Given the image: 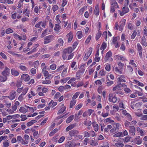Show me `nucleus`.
Masks as SVG:
<instances>
[{
	"label": "nucleus",
	"instance_id": "63",
	"mask_svg": "<svg viewBox=\"0 0 147 147\" xmlns=\"http://www.w3.org/2000/svg\"><path fill=\"white\" fill-rule=\"evenodd\" d=\"M101 147H109V144L107 142H105L101 146Z\"/></svg>",
	"mask_w": 147,
	"mask_h": 147
},
{
	"label": "nucleus",
	"instance_id": "9",
	"mask_svg": "<svg viewBox=\"0 0 147 147\" xmlns=\"http://www.w3.org/2000/svg\"><path fill=\"white\" fill-rule=\"evenodd\" d=\"M129 132L131 136H134L135 135V128L133 126H130L129 127Z\"/></svg>",
	"mask_w": 147,
	"mask_h": 147
},
{
	"label": "nucleus",
	"instance_id": "12",
	"mask_svg": "<svg viewBox=\"0 0 147 147\" xmlns=\"http://www.w3.org/2000/svg\"><path fill=\"white\" fill-rule=\"evenodd\" d=\"M112 53L110 51H109L106 54L105 57V61H107L109 59V58L111 56Z\"/></svg>",
	"mask_w": 147,
	"mask_h": 147
},
{
	"label": "nucleus",
	"instance_id": "10",
	"mask_svg": "<svg viewBox=\"0 0 147 147\" xmlns=\"http://www.w3.org/2000/svg\"><path fill=\"white\" fill-rule=\"evenodd\" d=\"M30 79V77L26 74H24L22 75L21 78V80H24L25 81H28Z\"/></svg>",
	"mask_w": 147,
	"mask_h": 147
},
{
	"label": "nucleus",
	"instance_id": "58",
	"mask_svg": "<svg viewBox=\"0 0 147 147\" xmlns=\"http://www.w3.org/2000/svg\"><path fill=\"white\" fill-rule=\"evenodd\" d=\"M70 77H67L65 79H61V82L65 83L68 80H69Z\"/></svg>",
	"mask_w": 147,
	"mask_h": 147
},
{
	"label": "nucleus",
	"instance_id": "30",
	"mask_svg": "<svg viewBox=\"0 0 147 147\" xmlns=\"http://www.w3.org/2000/svg\"><path fill=\"white\" fill-rule=\"evenodd\" d=\"M87 119L84 122V124L86 126H90L92 124V123L91 121L87 120Z\"/></svg>",
	"mask_w": 147,
	"mask_h": 147
},
{
	"label": "nucleus",
	"instance_id": "48",
	"mask_svg": "<svg viewBox=\"0 0 147 147\" xmlns=\"http://www.w3.org/2000/svg\"><path fill=\"white\" fill-rule=\"evenodd\" d=\"M91 38V36L90 35H89L85 41V43H86L87 44H88Z\"/></svg>",
	"mask_w": 147,
	"mask_h": 147
},
{
	"label": "nucleus",
	"instance_id": "60",
	"mask_svg": "<svg viewBox=\"0 0 147 147\" xmlns=\"http://www.w3.org/2000/svg\"><path fill=\"white\" fill-rule=\"evenodd\" d=\"M105 69L109 71H110L111 69V65L110 64H108L105 67Z\"/></svg>",
	"mask_w": 147,
	"mask_h": 147
},
{
	"label": "nucleus",
	"instance_id": "28",
	"mask_svg": "<svg viewBox=\"0 0 147 147\" xmlns=\"http://www.w3.org/2000/svg\"><path fill=\"white\" fill-rule=\"evenodd\" d=\"M66 107L65 106L63 107L58 111V115H60L63 113L65 110Z\"/></svg>",
	"mask_w": 147,
	"mask_h": 147
},
{
	"label": "nucleus",
	"instance_id": "5",
	"mask_svg": "<svg viewBox=\"0 0 147 147\" xmlns=\"http://www.w3.org/2000/svg\"><path fill=\"white\" fill-rule=\"evenodd\" d=\"M92 48H89V50L87 53L85 54V55L84 56L83 59L84 61H86L88 57L90 56L92 53Z\"/></svg>",
	"mask_w": 147,
	"mask_h": 147
},
{
	"label": "nucleus",
	"instance_id": "1",
	"mask_svg": "<svg viewBox=\"0 0 147 147\" xmlns=\"http://www.w3.org/2000/svg\"><path fill=\"white\" fill-rule=\"evenodd\" d=\"M73 50L72 48L71 47L65 49L63 52L62 57L63 59L64 60L66 59H67V55L71 53Z\"/></svg>",
	"mask_w": 147,
	"mask_h": 147
},
{
	"label": "nucleus",
	"instance_id": "53",
	"mask_svg": "<svg viewBox=\"0 0 147 147\" xmlns=\"http://www.w3.org/2000/svg\"><path fill=\"white\" fill-rule=\"evenodd\" d=\"M20 117L22 118L21 120V121H24L27 119L26 116L25 115H21Z\"/></svg>",
	"mask_w": 147,
	"mask_h": 147
},
{
	"label": "nucleus",
	"instance_id": "38",
	"mask_svg": "<svg viewBox=\"0 0 147 147\" xmlns=\"http://www.w3.org/2000/svg\"><path fill=\"white\" fill-rule=\"evenodd\" d=\"M107 47V44L105 42H103L100 48L101 50H104Z\"/></svg>",
	"mask_w": 147,
	"mask_h": 147
},
{
	"label": "nucleus",
	"instance_id": "25",
	"mask_svg": "<svg viewBox=\"0 0 147 147\" xmlns=\"http://www.w3.org/2000/svg\"><path fill=\"white\" fill-rule=\"evenodd\" d=\"M92 124L94 128V130L96 131H97L98 129V125L96 124L95 121L92 122Z\"/></svg>",
	"mask_w": 147,
	"mask_h": 147
},
{
	"label": "nucleus",
	"instance_id": "18",
	"mask_svg": "<svg viewBox=\"0 0 147 147\" xmlns=\"http://www.w3.org/2000/svg\"><path fill=\"white\" fill-rule=\"evenodd\" d=\"M99 6L98 5L96 6L95 8L94 13L96 16H97L99 15Z\"/></svg>",
	"mask_w": 147,
	"mask_h": 147
},
{
	"label": "nucleus",
	"instance_id": "46",
	"mask_svg": "<svg viewBox=\"0 0 147 147\" xmlns=\"http://www.w3.org/2000/svg\"><path fill=\"white\" fill-rule=\"evenodd\" d=\"M122 134V133L121 132H119L116 134H114L113 135V137H120Z\"/></svg>",
	"mask_w": 147,
	"mask_h": 147
},
{
	"label": "nucleus",
	"instance_id": "36",
	"mask_svg": "<svg viewBox=\"0 0 147 147\" xmlns=\"http://www.w3.org/2000/svg\"><path fill=\"white\" fill-rule=\"evenodd\" d=\"M59 24H55L54 30L57 32H59V30L61 29V27L59 25Z\"/></svg>",
	"mask_w": 147,
	"mask_h": 147
},
{
	"label": "nucleus",
	"instance_id": "11",
	"mask_svg": "<svg viewBox=\"0 0 147 147\" xmlns=\"http://www.w3.org/2000/svg\"><path fill=\"white\" fill-rule=\"evenodd\" d=\"M79 133V131L76 129H73L69 132V134L70 136H74Z\"/></svg>",
	"mask_w": 147,
	"mask_h": 147
},
{
	"label": "nucleus",
	"instance_id": "33",
	"mask_svg": "<svg viewBox=\"0 0 147 147\" xmlns=\"http://www.w3.org/2000/svg\"><path fill=\"white\" fill-rule=\"evenodd\" d=\"M34 132L33 136L35 138L37 139L38 137V133L37 131H36L35 130L33 131Z\"/></svg>",
	"mask_w": 147,
	"mask_h": 147
},
{
	"label": "nucleus",
	"instance_id": "17",
	"mask_svg": "<svg viewBox=\"0 0 147 147\" xmlns=\"http://www.w3.org/2000/svg\"><path fill=\"white\" fill-rule=\"evenodd\" d=\"M66 36L68 38V42H71L73 38L72 33L71 32H70Z\"/></svg>",
	"mask_w": 147,
	"mask_h": 147
},
{
	"label": "nucleus",
	"instance_id": "44",
	"mask_svg": "<svg viewBox=\"0 0 147 147\" xmlns=\"http://www.w3.org/2000/svg\"><path fill=\"white\" fill-rule=\"evenodd\" d=\"M127 28L129 29L132 30L133 28V26L130 23H129L128 24Z\"/></svg>",
	"mask_w": 147,
	"mask_h": 147
},
{
	"label": "nucleus",
	"instance_id": "16",
	"mask_svg": "<svg viewBox=\"0 0 147 147\" xmlns=\"http://www.w3.org/2000/svg\"><path fill=\"white\" fill-rule=\"evenodd\" d=\"M7 79V77L3 75H0V82H4L6 81Z\"/></svg>",
	"mask_w": 147,
	"mask_h": 147
},
{
	"label": "nucleus",
	"instance_id": "49",
	"mask_svg": "<svg viewBox=\"0 0 147 147\" xmlns=\"http://www.w3.org/2000/svg\"><path fill=\"white\" fill-rule=\"evenodd\" d=\"M28 90V88H25L24 89V90H23V92L21 94L23 96L24 95H25L26 94V93H27Z\"/></svg>",
	"mask_w": 147,
	"mask_h": 147
},
{
	"label": "nucleus",
	"instance_id": "64",
	"mask_svg": "<svg viewBox=\"0 0 147 147\" xmlns=\"http://www.w3.org/2000/svg\"><path fill=\"white\" fill-rule=\"evenodd\" d=\"M71 142L68 141L65 144V147H71Z\"/></svg>",
	"mask_w": 147,
	"mask_h": 147
},
{
	"label": "nucleus",
	"instance_id": "22",
	"mask_svg": "<svg viewBox=\"0 0 147 147\" xmlns=\"http://www.w3.org/2000/svg\"><path fill=\"white\" fill-rule=\"evenodd\" d=\"M121 88L120 87V86H119V85H117L116 86L114 87L112 89L113 91H120L121 90Z\"/></svg>",
	"mask_w": 147,
	"mask_h": 147
},
{
	"label": "nucleus",
	"instance_id": "39",
	"mask_svg": "<svg viewBox=\"0 0 147 147\" xmlns=\"http://www.w3.org/2000/svg\"><path fill=\"white\" fill-rule=\"evenodd\" d=\"M80 94V92H76L73 96L72 97V99L75 100V99L77 98Z\"/></svg>",
	"mask_w": 147,
	"mask_h": 147
},
{
	"label": "nucleus",
	"instance_id": "35",
	"mask_svg": "<svg viewBox=\"0 0 147 147\" xmlns=\"http://www.w3.org/2000/svg\"><path fill=\"white\" fill-rule=\"evenodd\" d=\"M101 32L98 30L96 36V40H98L100 38L101 35Z\"/></svg>",
	"mask_w": 147,
	"mask_h": 147
},
{
	"label": "nucleus",
	"instance_id": "19",
	"mask_svg": "<svg viewBox=\"0 0 147 147\" xmlns=\"http://www.w3.org/2000/svg\"><path fill=\"white\" fill-rule=\"evenodd\" d=\"M111 101H112L113 103H115L117 102H118L119 101V98H117L115 96L113 97L111 100Z\"/></svg>",
	"mask_w": 147,
	"mask_h": 147
},
{
	"label": "nucleus",
	"instance_id": "54",
	"mask_svg": "<svg viewBox=\"0 0 147 147\" xmlns=\"http://www.w3.org/2000/svg\"><path fill=\"white\" fill-rule=\"evenodd\" d=\"M82 74L81 73L80 71H78L76 73V77L78 78V79H79L81 76Z\"/></svg>",
	"mask_w": 147,
	"mask_h": 147
},
{
	"label": "nucleus",
	"instance_id": "52",
	"mask_svg": "<svg viewBox=\"0 0 147 147\" xmlns=\"http://www.w3.org/2000/svg\"><path fill=\"white\" fill-rule=\"evenodd\" d=\"M13 30L10 28H7L6 31L5 33L6 34H8L10 33H11L13 32Z\"/></svg>",
	"mask_w": 147,
	"mask_h": 147
},
{
	"label": "nucleus",
	"instance_id": "27",
	"mask_svg": "<svg viewBox=\"0 0 147 147\" xmlns=\"http://www.w3.org/2000/svg\"><path fill=\"white\" fill-rule=\"evenodd\" d=\"M125 78V77L124 76L121 75L120 77L118 78V80L120 82H125L126 81L124 79Z\"/></svg>",
	"mask_w": 147,
	"mask_h": 147
},
{
	"label": "nucleus",
	"instance_id": "40",
	"mask_svg": "<svg viewBox=\"0 0 147 147\" xmlns=\"http://www.w3.org/2000/svg\"><path fill=\"white\" fill-rule=\"evenodd\" d=\"M36 121L35 120H31L29 122L27 123V125L28 126H30L32 125L33 123L36 122Z\"/></svg>",
	"mask_w": 147,
	"mask_h": 147
},
{
	"label": "nucleus",
	"instance_id": "3",
	"mask_svg": "<svg viewBox=\"0 0 147 147\" xmlns=\"http://www.w3.org/2000/svg\"><path fill=\"white\" fill-rule=\"evenodd\" d=\"M54 38V36L53 35H50L45 37L44 38L45 40L44 43L46 44L50 42Z\"/></svg>",
	"mask_w": 147,
	"mask_h": 147
},
{
	"label": "nucleus",
	"instance_id": "32",
	"mask_svg": "<svg viewBox=\"0 0 147 147\" xmlns=\"http://www.w3.org/2000/svg\"><path fill=\"white\" fill-rule=\"evenodd\" d=\"M115 57L116 59L122 61H124L126 60L125 58L123 57H121L119 55H116Z\"/></svg>",
	"mask_w": 147,
	"mask_h": 147
},
{
	"label": "nucleus",
	"instance_id": "13",
	"mask_svg": "<svg viewBox=\"0 0 147 147\" xmlns=\"http://www.w3.org/2000/svg\"><path fill=\"white\" fill-rule=\"evenodd\" d=\"M124 146V144L121 142V141L119 140L115 144L114 146L117 147H122Z\"/></svg>",
	"mask_w": 147,
	"mask_h": 147
},
{
	"label": "nucleus",
	"instance_id": "31",
	"mask_svg": "<svg viewBox=\"0 0 147 147\" xmlns=\"http://www.w3.org/2000/svg\"><path fill=\"white\" fill-rule=\"evenodd\" d=\"M46 66L43 68L42 69V71L44 75L46 77L48 76L49 75V73L46 70Z\"/></svg>",
	"mask_w": 147,
	"mask_h": 147
},
{
	"label": "nucleus",
	"instance_id": "15",
	"mask_svg": "<svg viewBox=\"0 0 147 147\" xmlns=\"http://www.w3.org/2000/svg\"><path fill=\"white\" fill-rule=\"evenodd\" d=\"M24 138L25 141L22 142V144H26L28 143V140L29 138V136L28 135L25 134L24 135Z\"/></svg>",
	"mask_w": 147,
	"mask_h": 147
},
{
	"label": "nucleus",
	"instance_id": "34",
	"mask_svg": "<svg viewBox=\"0 0 147 147\" xmlns=\"http://www.w3.org/2000/svg\"><path fill=\"white\" fill-rule=\"evenodd\" d=\"M76 35L78 39H80L82 36V31H78L76 33Z\"/></svg>",
	"mask_w": 147,
	"mask_h": 147
},
{
	"label": "nucleus",
	"instance_id": "50",
	"mask_svg": "<svg viewBox=\"0 0 147 147\" xmlns=\"http://www.w3.org/2000/svg\"><path fill=\"white\" fill-rule=\"evenodd\" d=\"M124 65V64L123 63H122L121 62H120L118 64V68L119 69H123V66Z\"/></svg>",
	"mask_w": 147,
	"mask_h": 147
},
{
	"label": "nucleus",
	"instance_id": "20",
	"mask_svg": "<svg viewBox=\"0 0 147 147\" xmlns=\"http://www.w3.org/2000/svg\"><path fill=\"white\" fill-rule=\"evenodd\" d=\"M121 139L123 141H124L125 143L127 142H129L131 140V139L132 140H133V138H132V137L129 136L126 137L124 139L122 138Z\"/></svg>",
	"mask_w": 147,
	"mask_h": 147
},
{
	"label": "nucleus",
	"instance_id": "26",
	"mask_svg": "<svg viewBox=\"0 0 147 147\" xmlns=\"http://www.w3.org/2000/svg\"><path fill=\"white\" fill-rule=\"evenodd\" d=\"M19 67L22 71H26L28 70L27 68L25 66L22 65V64H20Z\"/></svg>",
	"mask_w": 147,
	"mask_h": 147
},
{
	"label": "nucleus",
	"instance_id": "23",
	"mask_svg": "<svg viewBox=\"0 0 147 147\" xmlns=\"http://www.w3.org/2000/svg\"><path fill=\"white\" fill-rule=\"evenodd\" d=\"M123 69L118 68V67H115L114 69L115 71L117 74H122Z\"/></svg>",
	"mask_w": 147,
	"mask_h": 147
},
{
	"label": "nucleus",
	"instance_id": "24",
	"mask_svg": "<svg viewBox=\"0 0 147 147\" xmlns=\"http://www.w3.org/2000/svg\"><path fill=\"white\" fill-rule=\"evenodd\" d=\"M74 117V115H71L66 120V123H70L73 119Z\"/></svg>",
	"mask_w": 147,
	"mask_h": 147
},
{
	"label": "nucleus",
	"instance_id": "62",
	"mask_svg": "<svg viewBox=\"0 0 147 147\" xmlns=\"http://www.w3.org/2000/svg\"><path fill=\"white\" fill-rule=\"evenodd\" d=\"M56 67V65L55 64H53L51 65L50 66V68L52 70H54L55 69Z\"/></svg>",
	"mask_w": 147,
	"mask_h": 147
},
{
	"label": "nucleus",
	"instance_id": "45",
	"mask_svg": "<svg viewBox=\"0 0 147 147\" xmlns=\"http://www.w3.org/2000/svg\"><path fill=\"white\" fill-rule=\"evenodd\" d=\"M58 42L60 45L61 46L63 45V41L62 38L59 39L58 40Z\"/></svg>",
	"mask_w": 147,
	"mask_h": 147
},
{
	"label": "nucleus",
	"instance_id": "59",
	"mask_svg": "<svg viewBox=\"0 0 147 147\" xmlns=\"http://www.w3.org/2000/svg\"><path fill=\"white\" fill-rule=\"evenodd\" d=\"M114 94H118L119 96H121L123 95V93L121 91H115L114 92Z\"/></svg>",
	"mask_w": 147,
	"mask_h": 147
},
{
	"label": "nucleus",
	"instance_id": "51",
	"mask_svg": "<svg viewBox=\"0 0 147 147\" xmlns=\"http://www.w3.org/2000/svg\"><path fill=\"white\" fill-rule=\"evenodd\" d=\"M52 103V107H54L56 106L57 105V102H53L52 100H51V102L49 104V105L50 106Z\"/></svg>",
	"mask_w": 147,
	"mask_h": 147
},
{
	"label": "nucleus",
	"instance_id": "41",
	"mask_svg": "<svg viewBox=\"0 0 147 147\" xmlns=\"http://www.w3.org/2000/svg\"><path fill=\"white\" fill-rule=\"evenodd\" d=\"M90 142V144L92 146H96L98 144V143L93 140H91Z\"/></svg>",
	"mask_w": 147,
	"mask_h": 147
},
{
	"label": "nucleus",
	"instance_id": "55",
	"mask_svg": "<svg viewBox=\"0 0 147 147\" xmlns=\"http://www.w3.org/2000/svg\"><path fill=\"white\" fill-rule=\"evenodd\" d=\"M31 73L33 75L35 74L36 73V70L34 68H32L30 70Z\"/></svg>",
	"mask_w": 147,
	"mask_h": 147
},
{
	"label": "nucleus",
	"instance_id": "37",
	"mask_svg": "<svg viewBox=\"0 0 147 147\" xmlns=\"http://www.w3.org/2000/svg\"><path fill=\"white\" fill-rule=\"evenodd\" d=\"M75 127V125L74 124H71L69 125L66 128V130L67 131H69L73 128Z\"/></svg>",
	"mask_w": 147,
	"mask_h": 147
},
{
	"label": "nucleus",
	"instance_id": "2",
	"mask_svg": "<svg viewBox=\"0 0 147 147\" xmlns=\"http://www.w3.org/2000/svg\"><path fill=\"white\" fill-rule=\"evenodd\" d=\"M119 7V6L116 2H112L111 3V6L110 12L111 13H113L115 11V8Z\"/></svg>",
	"mask_w": 147,
	"mask_h": 147
},
{
	"label": "nucleus",
	"instance_id": "42",
	"mask_svg": "<svg viewBox=\"0 0 147 147\" xmlns=\"http://www.w3.org/2000/svg\"><path fill=\"white\" fill-rule=\"evenodd\" d=\"M133 82H135V83L136 84H138V85L140 86H144L143 83L140 82L137 80H133Z\"/></svg>",
	"mask_w": 147,
	"mask_h": 147
},
{
	"label": "nucleus",
	"instance_id": "21",
	"mask_svg": "<svg viewBox=\"0 0 147 147\" xmlns=\"http://www.w3.org/2000/svg\"><path fill=\"white\" fill-rule=\"evenodd\" d=\"M141 44L145 47H146L147 46L146 38L144 36H143L142 37Z\"/></svg>",
	"mask_w": 147,
	"mask_h": 147
},
{
	"label": "nucleus",
	"instance_id": "57",
	"mask_svg": "<svg viewBox=\"0 0 147 147\" xmlns=\"http://www.w3.org/2000/svg\"><path fill=\"white\" fill-rule=\"evenodd\" d=\"M106 72L103 69L101 71L99 72V74L101 76H105Z\"/></svg>",
	"mask_w": 147,
	"mask_h": 147
},
{
	"label": "nucleus",
	"instance_id": "6",
	"mask_svg": "<svg viewBox=\"0 0 147 147\" xmlns=\"http://www.w3.org/2000/svg\"><path fill=\"white\" fill-rule=\"evenodd\" d=\"M16 92L13 90H12L9 93V96L8 98L11 100H12L15 99L16 96Z\"/></svg>",
	"mask_w": 147,
	"mask_h": 147
},
{
	"label": "nucleus",
	"instance_id": "4",
	"mask_svg": "<svg viewBox=\"0 0 147 147\" xmlns=\"http://www.w3.org/2000/svg\"><path fill=\"white\" fill-rule=\"evenodd\" d=\"M129 11V9L127 7L124 6L122 8V11L119 10L118 12L120 16H123L124 14L128 13Z\"/></svg>",
	"mask_w": 147,
	"mask_h": 147
},
{
	"label": "nucleus",
	"instance_id": "56",
	"mask_svg": "<svg viewBox=\"0 0 147 147\" xmlns=\"http://www.w3.org/2000/svg\"><path fill=\"white\" fill-rule=\"evenodd\" d=\"M66 73L67 69H65L63 71L61 74V76L63 78L65 76V75L66 74Z\"/></svg>",
	"mask_w": 147,
	"mask_h": 147
},
{
	"label": "nucleus",
	"instance_id": "29",
	"mask_svg": "<svg viewBox=\"0 0 147 147\" xmlns=\"http://www.w3.org/2000/svg\"><path fill=\"white\" fill-rule=\"evenodd\" d=\"M76 100H74L72 99V100L71 101L70 105H69V107L70 108H72L76 104Z\"/></svg>",
	"mask_w": 147,
	"mask_h": 147
},
{
	"label": "nucleus",
	"instance_id": "8",
	"mask_svg": "<svg viewBox=\"0 0 147 147\" xmlns=\"http://www.w3.org/2000/svg\"><path fill=\"white\" fill-rule=\"evenodd\" d=\"M10 73V69L7 67H5L4 71L1 73L2 75L5 76L7 77Z\"/></svg>",
	"mask_w": 147,
	"mask_h": 147
},
{
	"label": "nucleus",
	"instance_id": "61",
	"mask_svg": "<svg viewBox=\"0 0 147 147\" xmlns=\"http://www.w3.org/2000/svg\"><path fill=\"white\" fill-rule=\"evenodd\" d=\"M126 116L127 117V119L128 120L131 121L132 120L131 116L128 113H126Z\"/></svg>",
	"mask_w": 147,
	"mask_h": 147
},
{
	"label": "nucleus",
	"instance_id": "43",
	"mask_svg": "<svg viewBox=\"0 0 147 147\" xmlns=\"http://www.w3.org/2000/svg\"><path fill=\"white\" fill-rule=\"evenodd\" d=\"M83 104L82 103H80L76 105L75 107V110H79L82 106Z\"/></svg>",
	"mask_w": 147,
	"mask_h": 147
},
{
	"label": "nucleus",
	"instance_id": "14",
	"mask_svg": "<svg viewBox=\"0 0 147 147\" xmlns=\"http://www.w3.org/2000/svg\"><path fill=\"white\" fill-rule=\"evenodd\" d=\"M11 71L12 75L14 76H18L19 74L18 71L14 68L11 69Z\"/></svg>",
	"mask_w": 147,
	"mask_h": 147
},
{
	"label": "nucleus",
	"instance_id": "47",
	"mask_svg": "<svg viewBox=\"0 0 147 147\" xmlns=\"http://www.w3.org/2000/svg\"><path fill=\"white\" fill-rule=\"evenodd\" d=\"M137 34V32H136L135 30L134 31L133 33L131 36V39H134L136 35Z\"/></svg>",
	"mask_w": 147,
	"mask_h": 147
},
{
	"label": "nucleus",
	"instance_id": "7",
	"mask_svg": "<svg viewBox=\"0 0 147 147\" xmlns=\"http://www.w3.org/2000/svg\"><path fill=\"white\" fill-rule=\"evenodd\" d=\"M126 22V20L123 19L120 22V26L119 28V30L121 31L123 30V27L125 26V22Z\"/></svg>",
	"mask_w": 147,
	"mask_h": 147
}]
</instances>
